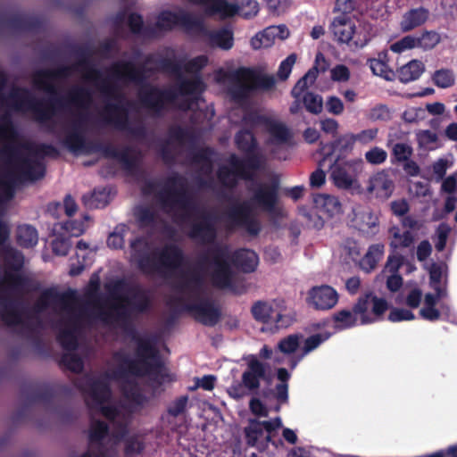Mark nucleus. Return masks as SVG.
I'll use <instances>...</instances> for the list:
<instances>
[{"label":"nucleus","mask_w":457,"mask_h":457,"mask_svg":"<svg viewBox=\"0 0 457 457\" xmlns=\"http://www.w3.org/2000/svg\"><path fill=\"white\" fill-rule=\"evenodd\" d=\"M194 23L193 17L186 12L177 13L170 11H164L159 14L155 26V29L171 30L176 26H191Z\"/></svg>","instance_id":"obj_25"},{"label":"nucleus","mask_w":457,"mask_h":457,"mask_svg":"<svg viewBox=\"0 0 457 457\" xmlns=\"http://www.w3.org/2000/svg\"><path fill=\"white\" fill-rule=\"evenodd\" d=\"M73 301H75L74 292L59 293L53 288H48L40 295L34 305V311L39 313L46 310L51 303L61 306L63 310H70Z\"/></svg>","instance_id":"obj_23"},{"label":"nucleus","mask_w":457,"mask_h":457,"mask_svg":"<svg viewBox=\"0 0 457 457\" xmlns=\"http://www.w3.org/2000/svg\"><path fill=\"white\" fill-rule=\"evenodd\" d=\"M235 144L237 148L245 155L260 154L257 152V139L253 131L250 129H240L237 131L235 135Z\"/></svg>","instance_id":"obj_33"},{"label":"nucleus","mask_w":457,"mask_h":457,"mask_svg":"<svg viewBox=\"0 0 457 457\" xmlns=\"http://www.w3.org/2000/svg\"><path fill=\"white\" fill-rule=\"evenodd\" d=\"M365 295H370L369 298V306L372 303L371 312L374 314L376 321L380 320L386 311L388 309V303L384 298H379L374 295L371 292L366 293Z\"/></svg>","instance_id":"obj_62"},{"label":"nucleus","mask_w":457,"mask_h":457,"mask_svg":"<svg viewBox=\"0 0 457 457\" xmlns=\"http://www.w3.org/2000/svg\"><path fill=\"white\" fill-rule=\"evenodd\" d=\"M109 427L102 420H96L91 424L88 440L90 444H102V441L108 436Z\"/></svg>","instance_id":"obj_49"},{"label":"nucleus","mask_w":457,"mask_h":457,"mask_svg":"<svg viewBox=\"0 0 457 457\" xmlns=\"http://www.w3.org/2000/svg\"><path fill=\"white\" fill-rule=\"evenodd\" d=\"M111 298L127 303L129 310L137 313H145L151 308L149 292L140 285H129L124 278H118L105 285Z\"/></svg>","instance_id":"obj_11"},{"label":"nucleus","mask_w":457,"mask_h":457,"mask_svg":"<svg viewBox=\"0 0 457 457\" xmlns=\"http://www.w3.org/2000/svg\"><path fill=\"white\" fill-rule=\"evenodd\" d=\"M303 104L305 109L312 114H320L323 109L322 97L313 92H305L303 96Z\"/></svg>","instance_id":"obj_56"},{"label":"nucleus","mask_w":457,"mask_h":457,"mask_svg":"<svg viewBox=\"0 0 457 457\" xmlns=\"http://www.w3.org/2000/svg\"><path fill=\"white\" fill-rule=\"evenodd\" d=\"M386 53H380L378 58L369 59L370 68L374 75L383 77L389 79L388 74L392 71L385 59L386 58Z\"/></svg>","instance_id":"obj_52"},{"label":"nucleus","mask_w":457,"mask_h":457,"mask_svg":"<svg viewBox=\"0 0 457 457\" xmlns=\"http://www.w3.org/2000/svg\"><path fill=\"white\" fill-rule=\"evenodd\" d=\"M22 394L26 397L27 403L13 414L12 420L14 423H20L26 420L29 413L28 405L38 403L48 404L54 397V392L49 386H29L23 389Z\"/></svg>","instance_id":"obj_15"},{"label":"nucleus","mask_w":457,"mask_h":457,"mask_svg":"<svg viewBox=\"0 0 457 457\" xmlns=\"http://www.w3.org/2000/svg\"><path fill=\"white\" fill-rule=\"evenodd\" d=\"M370 295L360 296L353 304L352 310L341 309L332 315L334 328L337 330H345L358 325V315H360L361 324L366 325L376 321L368 314L369 298Z\"/></svg>","instance_id":"obj_12"},{"label":"nucleus","mask_w":457,"mask_h":457,"mask_svg":"<svg viewBox=\"0 0 457 457\" xmlns=\"http://www.w3.org/2000/svg\"><path fill=\"white\" fill-rule=\"evenodd\" d=\"M77 318H74V330L70 328L62 329L57 335V341L66 351H74L78 348V339L75 334Z\"/></svg>","instance_id":"obj_47"},{"label":"nucleus","mask_w":457,"mask_h":457,"mask_svg":"<svg viewBox=\"0 0 457 457\" xmlns=\"http://www.w3.org/2000/svg\"><path fill=\"white\" fill-rule=\"evenodd\" d=\"M394 184L388 174L380 171L373 175L369 180L367 190L377 197L387 198L391 195Z\"/></svg>","instance_id":"obj_29"},{"label":"nucleus","mask_w":457,"mask_h":457,"mask_svg":"<svg viewBox=\"0 0 457 457\" xmlns=\"http://www.w3.org/2000/svg\"><path fill=\"white\" fill-rule=\"evenodd\" d=\"M0 137L8 141L0 150V155L12 169L5 174L6 181L0 184V200L13 196V185L17 181H35L42 179L46 173L45 165L37 161L21 157L18 148L12 143L18 137V132L10 116L0 117Z\"/></svg>","instance_id":"obj_5"},{"label":"nucleus","mask_w":457,"mask_h":457,"mask_svg":"<svg viewBox=\"0 0 457 457\" xmlns=\"http://www.w3.org/2000/svg\"><path fill=\"white\" fill-rule=\"evenodd\" d=\"M6 288L0 289V308L1 319L8 327L21 325L29 331H32V328L29 322L22 320L23 312L21 310L22 303L20 299L12 297Z\"/></svg>","instance_id":"obj_14"},{"label":"nucleus","mask_w":457,"mask_h":457,"mask_svg":"<svg viewBox=\"0 0 457 457\" xmlns=\"http://www.w3.org/2000/svg\"><path fill=\"white\" fill-rule=\"evenodd\" d=\"M329 29L334 39L339 44L361 48L369 42L366 35L361 37V33L356 30L355 23L350 15L339 14L334 17Z\"/></svg>","instance_id":"obj_13"},{"label":"nucleus","mask_w":457,"mask_h":457,"mask_svg":"<svg viewBox=\"0 0 457 457\" xmlns=\"http://www.w3.org/2000/svg\"><path fill=\"white\" fill-rule=\"evenodd\" d=\"M128 26L131 33L135 35H143L153 37L155 35V29L153 26H144V21L141 14L131 12L128 17Z\"/></svg>","instance_id":"obj_43"},{"label":"nucleus","mask_w":457,"mask_h":457,"mask_svg":"<svg viewBox=\"0 0 457 457\" xmlns=\"http://www.w3.org/2000/svg\"><path fill=\"white\" fill-rule=\"evenodd\" d=\"M429 18V11L425 7L411 8L402 17L400 28L403 32H409L422 26Z\"/></svg>","instance_id":"obj_28"},{"label":"nucleus","mask_w":457,"mask_h":457,"mask_svg":"<svg viewBox=\"0 0 457 457\" xmlns=\"http://www.w3.org/2000/svg\"><path fill=\"white\" fill-rule=\"evenodd\" d=\"M338 300V293L328 285L314 286L307 292L306 303L316 311L331 310Z\"/></svg>","instance_id":"obj_18"},{"label":"nucleus","mask_w":457,"mask_h":457,"mask_svg":"<svg viewBox=\"0 0 457 457\" xmlns=\"http://www.w3.org/2000/svg\"><path fill=\"white\" fill-rule=\"evenodd\" d=\"M60 364L74 373L81 372L84 367L82 359L78 354L71 353L62 354Z\"/></svg>","instance_id":"obj_57"},{"label":"nucleus","mask_w":457,"mask_h":457,"mask_svg":"<svg viewBox=\"0 0 457 457\" xmlns=\"http://www.w3.org/2000/svg\"><path fill=\"white\" fill-rule=\"evenodd\" d=\"M121 392L126 399L136 405L142 406L147 402L146 396L140 391L134 381L125 380L121 386Z\"/></svg>","instance_id":"obj_46"},{"label":"nucleus","mask_w":457,"mask_h":457,"mask_svg":"<svg viewBox=\"0 0 457 457\" xmlns=\"http://www.w3.org/2000/svg\"><path fill=\"white\" fill-rule=\"evenodd\" d=\"M4 272L0 285L3 284L10 294L22 295L32 287L31 279L21 272L24 266V255L15 248L8 247L4 253Z\"/></svg>","instance_id":"obj_10"},{"label":"nucleus","mask_w":457,"mask_h":457,"mask_svg":"<svg viewBox=\"0 0 457 457\" xmlns=\"http://www.w3.org/2000/svg\"><path fill=\"white\" fill-rule=\"evenodd\" d=\"M263 428L259 420H252L249 425L245 428V441L250 446H255L258 440L263 436Z\"/></svg>","instance_id":"obj_50"},{"label":"nucleus","mask_w":457,"mask_h":457,"mask_svg":"<svg viewBox=\"0 0 457 457\" xmlns=\"http://www.w3.org/2000/svg\"><path fill=\"white\" fill-rule=\"evenodd\" d=\"M388 234L391 241L389 243L390 248L395 252L397 249L409 248L414 243V236L410 230L401 231V228L394 225L389 228Z\"/></svg>","instance_id":"obj_34"},{"label":"nucleus","mask_w":457,"mask_h":457,"mask_svg":"<svg viewBox=\"0 0 457 457\" xmlns=\"http://www.w3.org/2000/svg\"><path fill=\"white\" fill-rule=\"evenodd\" d=\"M169 134L171 139L179 142V144H183L186 141L193 142L195 138V136L191 129L181 126H176L170 129Z\"/></svg>","instance_id":"obj_63"},{"label":"nucleus","mask_w":457,"mask_h":457,"mask_svg":"<svg viewBox=\"0 0 457 457\" xmlns=\"http://www.w3.org/2000/svg\"><path fill=\"white\" fill-rule=\"evenodd\" d=\"M330 337L329 333H318L310 336L304 340L303 346V354H308L316 348H318L322 343L328 340Z\"/></svg>","instance_id":"obj_61"},{"label":"nucleus","mask_w":457,"mask_h":457,"mask_svg":"<svg viewBox=\"0 0 457 457\" xmlns=\"http://www.w3.org/2000/svg\"><path fill=\"white\" fill-rule=\"evenodd\" d=\"M71 53L78 58L71 65H61L55 69H39L32 73L31 79L35 88L50 95L45 100L35 99L31 92L26 87H15L9 94L11 105L17 111L29 110L39 123H46L53 118L57 110L64 109L71 104L79 110H87L93 102V94L87 87L82 86L73 87L66 97L57 96V87L54 82L69 78L73 71L84 72L86 80L92 81L100 94L115 103L105 104L103 114L106 123L112 125L116 129L126 131L134 137L145 136L146 129L142 124L131 126L129 120V108L133 103L127 100L119 86L112 82L109 78H102L100 70L94 67L91 57L94 54L87 45L71 46Z\"/></svg>","instance_id":"obj_1"},{"label":"nucleus","mask_w":457,"mask_h":457,"mask_svg":"<svg viewBox=\"0 0 457 457\" xmlns=\"http://www.w3.org/2000/svg\"><path fill=\"white\" fill-rule=\"evenodd\" d=\"M129 230L126 225L117 226L107 237V245L112 249H121L124 246V233Z\"/></svg>","instance_id":"obj_59"},{"label":"nucleus","mask_w":457,"mask_h":457,"mask_svg":"<svg viewBox=\"0 0 457 457\" xmlns=\"http://www.w3.org/2000/svg\"><path fill=\"white\" fill-rule=\"evenodd\" d=\"M217 178L220 184L228 189L235 188L238 184V179L233 176L228 166H221L218 169Z\"/></svg>","instance_id":"obj_64"},{"label":"nucleus","mask_w":457,"mask_h":457,"mask_svg":"<svg viewBox=\"0 0 457 457\" xmlns=\"http://www.w3.org/2000/svg\"><path fill=\"white\" fill-rule=\"evenodd\" d=\"M355 143L353 133H346L335 141L322 145L320 153L323 158L319 165L322 166L326 161H332L334 158L344 159L346 154L353 151Z\"/></svg>","instance_id":"obj_22"},{"label":"nucleus","mask_w":457,"mask_h":457,"mask_svg":"<svg viewBox=\"0 0 457 457\" xmlns=\"http://www.w3.org/2000/svg\"><path fill=\"white\" fill-rule=\"evenodd\" d=\"M183 310L194 313L195 319L207 327H214L220 321L221 316L220 308L209 299L187 303L183 306Z\"/></svg>","instance_id":"obj_19"},{"label":"nucleus","mask_w":457,"mask_h":457,"mask_svg":"<svg viewBox=\"0 0 457 457\" xmlns=\"http://www.w3.org/2000/svg\"><path fill=\"white\" fill-rule=\"evenodd\" d=\"M195 4H201L206 7V13L209 15L219 14L220 18L226 19L235 16L238 7L229 4L226 0H187Z\"/></svg>","instance_id":"obj_26"},{"label":"nucleus","mask_w":457,"mask_h":457,"mask_svg":"<svg viewBox=\"0 0 457 457\" xmlns=\"http://www.w3.org/2000/svg\"><path fill=\"white\" fill-rule=\"evenodd\" d=\"M266 129L277 144H285L292 137L290 129L284 123L271 119L266 126Z\"/></svg>","instance_id":"obj_42"},{"label":"nucleus","mask_w":457,"mask_h":457,"mask_svg":"<svg viewBox=\"0 0 457 457\" xmlns=\"http://www.w3.org/2000/svg\"><path fill=\"white\" fill-rule=\"evenodd\" d=\"M246 361V369L242 373L241 380L246 390L256 394L261 386V380L267 378V364L261 361L258 356L248 354L243 357Z\"/></svg>","instance_id":"obj_17"},{"label":"nucleus","mask_w":457,"mask_h":457,"mask_svg":"<svg viewBox=\"0 0 457 457\" xmlns=\"http://www.w3.org/2000/svg\"><path fill=\"white\" fill-rule=\"evenodd\" d=\"M228 263H231L238 270L245 273L253 272L259 263V257L257 253L247 248H240L229 253Z\"/></svg>","instance_id":"obj_24"},{"label":"nucleus","mask_w":457,"mask_h":457,"mask_svg":"<svg viewBox=\"0 0 457 457\" xmlns=\"http://www.w3.org/2000/svg\"><path fill=\"white\" fill-rule=\"evenodd\" d=\"M184 261V253L179 245L175 244L166 245L160 251L154 252V262L159 267V270H154V273H162L163 270H178Z\"/></svg>","instance_id":"obj_20"},{"label":"nucleus","mask_w":457,"mask_h":457,"mask_svg":"<svg viewBox=\"0 0 457 457\" xmlns=\"http://www.w3.org/2000/svg\"><path fill=\"white\" fill-rule=\"evenodd\" d=\"M425 71V66L419 60H411L397 70L399 79L403 83H408L418 79Z\"/></svg>","instance_id":"obj_37"},{"label":"nucleus","mask_w":457,"mask_h":457,"mask_svg":"<svg viewBox=\"0 0 457 457\" xmlns=\"http://www.w3.org/2000/svg\"><path fill=\"white\" fill-rule=\"evenodd\" d=\"M11 29L20 32H35L40 29L41 21L33 16H14L8 21Z\"/></svg>","instance_id":"obj_36"},{"label":"nucleus","mask_w":457,"mask_h":457,"mask_svg":"<svg viewBox=\"0 0 457 457\" xmlns=\"http://www.w3.org/2000/svg\"><path fill=\"white\" fill-rule=\"evenodd\" d=\"M429 287L434 290L438 289L447 290L446 280L442 281L443 271L442 268L437 263H433L429 268Z\"/></svg>","instance_id":"obj_58"},{"label":"nucleus","mask_w":457,"mask_h":457,"mask_svg":"<svg viewBox=\"0 0 457 457\" xmlns=\"http://www.w3.org/2000/svg\"><path fill=\"white\" fill-rule=\"evenodd\" d=\"M132 148L125 146L121 150L120 156L118 161L122 165L123 170L129 175L139 176L143 175L144 172L140 169L139 162L137 156L131 154Z\"/></svg>","instance_id":"obj_40"},{"label":"nucleus","mask_w":457,"mask_h":457,"mask_svg":"<svg viewBox=\"0 0 457 457\" xmlns=\"http://www.w3.org/2000/svg\"><path fill=\"white\" fill-rule=\"evenodd\" d=\"M181 280L176 285V290L182 294H189L197 296L204 287V278L202 275L192 270L190 272H182Z\"/></svg>","instance_id":"obj_27"},{"label":"nucleus","mask_w":457,"mask_h":457,"mask_svg":"<svg viewBox=\"0 0 457 457\" xmlns=\"http://www.w3.org/2000/svg\"><path fill=\"white\" fill-rule=\"evenodd\" d=\"M82 111L83 110L76 114L75 119H73L65 129V137L62 140V145L73 154L79 152L84 154L101 153L106 158L118 161L121 150H118V148L112 144L95 143L87 140L83 125L87 120V114L84 113Z\"/></svg>","instance_id":"obj_9"},{"label":"nucleus","mask_w":457,"mask_h":457,"mask_svg":"<svg viewBox=\"0 0 457 457\" xmlns=\"http://www.w3.org/2000/svg\"><path fill=\"white\" fill-rule=\"evenodd\" d=\"M178 90L173 88H162L147 83L138 84L141 88L138 91V99L142 106L151 111L155 116H160L166 109L168 104H172L181 96H198L204 90V83L200 75L193 79L179 78Z\"/></svg>","instance_id":"obj_7"},{"label":"nucleus","mask_w":457,"mask_h":457,"mask_svg":"<svg viewBox=\"0 0 457 457\" xmlns=\"http://www.w3.org/2000/svg\"><path fill=\"white\" fill-rule=\"evenodd\" d=\"M319 69L316 65L312 66L298 81L291 90V96L295 99H300L302 95L313 85L318 78Z\"/></svg>","instance_id":"obj_38"},{"label":"nucleus","mask_w":457,"mask_h":457,"mask_svg":"<svg viewBox=\"0 0 457 457\" xmlns=\"http://www.w3.org/2000/svg\"><path fill=\"white\" fill-rule=\"evenodd\" d=\"M385 252L383 244H373L370 245L367 253L360 261V267L366 272L372 271L382 259Z\"/></svg>","instance_id":"obj_35"},{"label":"nucleus","mask_w":457,"mask_h":457,"mask_svg":"<svg viewBox=\"0 0 457 457\" xmlns=\"http://www.w3.org/2000/svg\"><path fill=\"white\" fill-rule=\"evenodd\" d=\"M413 154V149L406 143H396L394 145L391 153V162L393 163H402L408 161Z\"/></svg>","instance_id":"obj_55"},{"label":"nucleus","mask_w":457,"mask_h":457,"mask_svg":"<svg viewBox=\"0 0 457 457\" xmlns=\"http://www.w3.org/2000/svg\"><path fill=\"white\" fill-rule=\"evenodd\" d=\"M357 228L367 237H372L379 231V219L371 211H363L357 215Z\"/></svg>","instance_id":"obj_31"},{"label":"nucleus","mask_w":457,"mask_h":457,"mask_svg":"<svg viewBox=\"0 0 457 457\" xmlns=\"http://www.w3.org/2000/svg\"><path fill=\"white\" fill-rule=\"evenodd\" d=\"M129 334L131 340L136 344V358L130 359L117 353L114 357L121 363L112 374H105L104 378L87 376L78 385L83 393L90 396L103 416L110 421H113L119 416V410L114 405H104L112 397L108 378L123 379L128 375L137 378L148 377L152 386L159 387L167 376L162 372L164 366L154 340L149 337H140L134 328H130Z\"/></svg>","instance_id":"obj_3"},{"label":"nucleus","mask_w":457,"mask_h":457,"mask_svg":"<svg viewBox=\"0 0 457 457\" xmlns=\"http://www.w3.org/2000/svg\"><path fill=\"white\" fill-rule=\"evenodd\" d=\"M156 196L164 209L178 206L198 213V220L191 224L187 236L208 246L199 253L197 263L202 268L211 270L210 278L214 287L235 291L234 272L228 263L229 246L227 244L216 242L218 237L216 217L212 212L200 211L197 208L187 191L186 179L179 173L169 176L165 187L157 193Z\"/></svg>","instance_id":"obj_2"},{"label":"nucleus","mask_w":457,"mask_h":457,"mask_svg":"<svg viewBox=\"0 0 457 457\" xmlns=\"http://www.w3.org/2000/svg\"><path fill=\"white\" fill-rule=\"evenodd\" d=\"M82 201L90 209L104 208L109 203V192L106 188H96L90 195H83Z\"/></svg>","instance_id":"obj_44"},{"label":"nucleus","mask_w":457,"mask_h":457,"mask_svg":"<svg viewBox=\"0 0 457 457\" xmlns=\"http://www.w3.org/2000/svg\"><path fill=\"white\" fill-rule=\"evenodd\" d=\"M432 80L437 87L447 88L454 84L455 77L452 70L440 69L434 72Z\"/></svg>","instance_id":"obj_54"},{"label":"nucleus","mask_w":457,"mask_h":457,"mask_svg":"<svg viewBox=\"0 0 457 457\" xmlns=\"http://www.w3.org/2000/svg\"><path fill=\"white\" fill-rule=\"evenodd\" d=\"M207 63L206 55H198L182 64L181 61L176 59L172 51V57L149 54L141 65H136L130 61H118L112 64L109 72L112 78L125 84H145L150 76L156 73L171 74L180 78L184 71L199 75Z\"/></svg>","instance_id":"obj_4"},{"label":"nucleus","mask_w":457,"mask_h":457,"mask_svg":"<svg viewBox=\"0 0 457 457\" xmlns=\"http://www.w3.org/2000/svg\"><path fill=\"white\" fill-rule=\"evenodd\" d=\"M112 311L113 312H102L100 313V318L104 322H109L111 320L116 321H126L129 320V313L127 312V308L122 304H112Z\"/></svg>","instance_id":"obj_51"},{"label":"nucleus","mask_w":457,"mask_h":457,"mask_svg":"<svg viewBox=\"0 0 457 457\" xmlns=\"http://www.w3.org/2000/svg\"><path fill=\"white\" fill-rule=\"evenodd\" d=\"M251 196L247 201L234 205L228 211V218L237 227L243 228L252 237L262 231L261 221L253 215V208L271 215L278 214L279 187L277 182H258L249 187Z\"/></svg>","instance_id":"obj_6"},{"label":"nucleus","mask_w":457,"mask_h":457,"mask_svg":"<svg viewBox=\"0 0 457 457\" xmlns=\"http://www.w3.org/2000/svg\"><path fill=\"white\" fill-rule=\"evenodd\" d=\"M150 243L144 237H137L129 243L132 257L137 261L139 270L145 274H152L159 267L154 262V253L149 254Z\"/></svg>","instance_id":"obj_21"},{"label":"nucleus","mask_w":457,"mask_h":457,"mask_svg":"<svg viewBox=\"0 0 457 457\" xmlns=\"http://www.w3.org/2000/svg\"><path fill=\"white\" fill-rule=\"evenodd\" d=\"M251 312L256 321L270 324L273 320L275 310L266 302L257 301L251 308Z\"/></svg>","instance_id":"obj_45"},{"label":"nucleus","mask_w":457,"mask_h":457,"mask_svg":"<svg viewBox=\"0 0 457 457\" xmlns=\"http://www.w3.org/2000/svg\"><path fill=\"white\" fill-rule=\"evenodd\" d=\"M228 169L237 179L252 181L254 179L255 172L261 169V154H248L244 158L238 157L236 154H231L228 157Z\"/></svg>","instance_id":"obj_16"},{"label":"nucleus","mask_w":457,"mask_h":457,"mask_svg":"<svg viewBox=\"0 0 457 457\" xmlns=\"http://www.w3.org/2000/svg\"><path fill=\"white\" fill-rule=\"evenodd\" d=\"M313 204L320 212L326 214L328 218L339 213L341 210L339 200L336 196L327 194L315 195L313 196Z\"/></svg>","instance_id":"obj_32"},{"label":"nucleus","mask_w":457,"mask_h":457,"mask_svg":"<svg viewBox=\"0 0 457 457\" xmlns=\"http://www.w3.org/2000/svg\"><path fill=\"white\" fill-rule=\"evenodd\" d=\"M342 160L338 158L332 159L330 178L337 187L349 189L353 185L355 179L341 162Z\"/></svg>","instance_id":"obj_30"},{"label":"nucleus","mask_w":457,"mask_h":457,"mask_svg":"<svg viewBox=\"0 0 457 457\" xmlns=\"http://www.w3.org/2000/svg\"><path fill=\"white\" fill-rule=\"evenodd\" d=\"M135 217L141 228L154 225L156 219L155 212L151 208L144 206L136 209Z\"/></svg>","instance_id":"obj_60"},{"label":"nucleus","mask_w":457,"mask_h":457,"mask_svg":"<svg viewBox=\"0 0 457 457\" xmlns=\"http://www.w3.org/2000/svg\"><path fill=\"white\" fill-rule=\"evenodd\" d=\"M214 154V150L212 147H204L197 150L192 155V162L195 164H202V169L206 172H211L212 170V157Z\"/></svg>","instance_id":"obj_48"},{"label":"nucleus","mask_w":457,"mask_h":457,"mask_svg":"<svg viewBox=\"0 0 457 457\" xmlns=\"http://www.w3.org/2000/svg\"><path fill=\"white\" fill-rule=\"evenodd\" d=\"M16 240L17 244L23 248L33 247L38 241L37 231L31 225H21L17 228Z\"/></svg>","instance_id":"obj_39"},{"label":"nucleus","mask_w":457,"mask_h":457,"mask_svg":"<svg viewBox=\"0 0 457 457\" xmlns=\"http://www.w3.org/2000/svg\"><path fill=\"white\" fill-rule=\"evenodd\" d=\"M210 44L223 50H229L234 45L233 31L227 28L212 31L209 34Z\"/></svg>","instance_id":"obj_41"},{"label":"nucleus","mask_w":457,"mask_h":457,"mask_svg":"<svg viewBox=\"0 0 457 457\" xmlns=\"http://www.w3.org/2000/svg\"><path fill=\"white\" fill-rule=\"evenodd\" d=\"M441 41L439 33L434 30H424L418 36V48L425 51L431 50L436 47Z\"/></svg>","instance_id":"obj_53"},{"label":"nucleus","mask_w":457,"mask_h":457,"mask_svg":"<svg viewBox=\"0 0 457 457\" xmlns=\"http://www.w3.org/2000/svg\"><path fill=\"white\" fill-rule=\"evenodd\" d=\"M231 84L228 87L230 100L239 105L248 103L253 93L269 91L275 87L273 76L262 74L253 68L239 67L230 75Z\"/></svg>","instance_id":"obj_8"}]
</instances>
